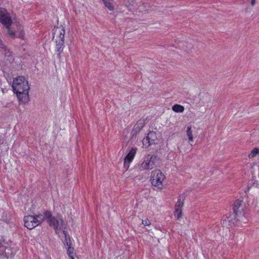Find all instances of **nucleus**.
Instances as JSON below:
<instances>
[{
	"mask_svg": "<svg viewBox=\"0 0 259 259\" xmlns=\"http://www.w3.org/2000/svg\"><path fill=\"white\" fill-rule=\"evenodd\" d=\"M137 150V147H132L127 155L124 157V160H126V161L132 162L135 156Z\"/></svg>",
	"mask_w": 259,
	"mask_h": 259,
	"instance_id": "obj_11",
	"label": "nucleus"
},
{
	"mask_svg": "<svg viewBox=\"0 0 259 259\" xmlns=\"http://www.w3.org/2000/svg\"><path fill=\"white\" fill-rule=\"evenodd\" d=\"M149 157V160L151 163V166L152 169L155 167H160L161 164V160L157 155L155 154H147Z\"/></svg>",
	"mask_w": 259,
	"mask_h": 259,
	"instance_id": "obj_8",
	"label": "nucleus"
},
{
	"mask_svg": "<svg viewBox=\"0 0 259 259\" xmlns=\"http://www.w3.org/2000/svg\"><path fill=\"white\" fill-rule=\"evenodd\" d=\"M143 224L144 226H149L150 225V222L148 219H146V220L143 221Z\"/></svg>",
	"mask_w": 259,
	"mask_h": 259,
	"instance_id": "obj_30",
	"label": "nucleus"
},
{
	"mask_svg": "<svg viewBox=\"0 0 259 259\" xmlns=\"http://www.w3.org/2000/svg\"><path fill=\"white\" fill-rule=\"evenodd\" d=\"M66 242H72V241H71V239H70V241H69V239H65L63 240V244H65V243H66Z\"/></svg>",
	"mask_w": 259,
	"mask_h": 259,
	"instance_id": "obj_32",
	"label": "nucleus"
},
{
	"mask_svg": "<svg viewBox=\"0 0 259 259\" xmlns=\"http://www.w3.org/2000/svg\"><path fill=\"white\" fill-rule=\"evenodd\" d=\"M6 28L8 29V34L12 38H14L17 37L15 31L14 30H12L10 26Z\"/></svg>",
	"mask_w": 259,
	"mask_h": 259,
	"instance_id": "obj_19",
	"label": "nucleus"
},
{
	"mask_svg": "<svg viewBox=\"0 0 259 259\" xmlns=\"http://www.w3.org/2000/svg\"><path fill=\"white\" fill-rule=\"evenodd\" d=\"M137 141L138 139H137V136L133 134H131V138L128 141V143H130V144L132 145L137 142Z\"/></svg>",
	"mask_w": 259,
	"mask_h": 259,
	"instance_id": "obj_20",
	"label": "nucleus"
},
{
	"mask_svg": "<svg viewBox=\"0 0 259 259\" xmlns=\"http://www.w3.org/2000/svg\"><path fill=\"white\" fill-rule=\"evenodd\" d=\"M64 245H65V247L66 249L69 248V247H72V242H66V243H65V244H64Z\"/></svg>",
	"mask_w": 259,
	"mask_h": 259,
	"instance_id": "obj_27",
	"label": "nucleus"
},
{
	"mask_svg": "<svg viewBox=\"0 0 259 259\" xmlns=\"http://www.w3.org/2000/svg\"><path fill=\"white\" fill-rule=\"evenodd\" d=\"M165 178V175L159 169H155L151 172L150 177L151 184L158 189L161 190L162 189V182Z\"/></svg>",
	"mask_w": 259,
	"mask_h": 259,
	"instance_id": "obj_5",
	"label": "nucleus"
},
{
	"mask_svg": "<svg viewBox=\"0 0 259 259\" xmlns=\"http://www.w3.org/2000/svg\"><path fill=\"white\" fill-rule=\"evenodd\" d=\"M74 248L72 247H69V248L67 249V254L69 256L74 255L75 253L74 252Z\"/></svg>",
	"mask_w": 259,
	"mask_h": 259,
	"instance_id": "obj_22",
	"label": "nucleus"
},
{
	"mask_svg": "<svg viewBox=\"0 0 259 259\" xmlns=\"http://www.w3.org/2000/svg\"><path fill=\"white\" fill-rule=\"evenodd\" d=\"M56 43L57 51L58 52L57 56L59 58H60V54L63 52V49L65 47V42H63L62 40H61V41L56 40Z\"/></svg>",
	"mask_w": 259,
	"mask_h": 259,
	"instance_id": "obj_13",
	"label": "nucleus"
},
{
	"mask_svg": "<svg viewBox=\"0 0 259 259\" xmlns=\"http://www.w3.org/2000/svg\"><path fill=\"white\" fill-rule=\"evenodd\" d=\"M140 170L152 169V167L151 166V163L149 160V157L145 155L144 158V161L142 163L138 164V166Z\"/></svg>",
	"mask_w": 259,
	"mask_h": 259,
	"instance_id": "obj_9",
	"label": "nucleus"
},
{
	"mask_svg": "<svg viewBox=\"0 0 259 259\" xmlns=\"http://www.w3.org/2000/svg\"><path fill=\"white\" fill-rule=\"evenodd\" d=\"M255 4V0H251L250 4L252 6H253Z\"/></svg>",
	"mask_w": 259,
	"mask_h": 259,
	"instance_id": "obj_33",
	"label": "nucleus"
},
{
	"mask_svg": "<svg viewBox=\"0 0 259 259\" xmlns=\"http://www.w3.org/2000/svg\"><path fill=\"white\" fill-rule=\"evenodd\" d=\"M7 46L3 43V41L0 39V49H4Z\"/></svg>",
	"mask_w": 259,
	"mask_h": 259,
	"instance_id": "obj_31",
	"label": "nucleus"
},
{
	"mask_svg": "<svg viewBox=\"0 0 259 259\" xmlns=\"http://www.w3.org/2000/svg\"><path fill=\"white\" fill-rule=\"evenodd\" d=\"M55 219H57L58 222L57 229V230H54L55 233L56 234H58V231L59 230H62L63 234L64 235L65 239H69V241H70V239H71V238L68 232L65 231L66 225L63 219L62 215L60 213H58L56 217H55Z\"/></svg>",
	"mask_w": 259,
	"mask_h": 259,
	"instance_id": "obj_6",
	"label": "nucleus"
},
{
	"mask_svg": "<svg viewBox=\"0 0 259 259\" xmlns=\"http://www.w3.org/2000/svg\"><path fill=\"white\" fill-rule=\"evenodd\" d=\"M146 140L148 141L149 145L155 144V141L157 140L156 133L153 131H150L147 134Z\"/></svg>",
	"mask_w": 259,
	"mask_h": 259,
	"instance_id": "obj_12",
	"label": "nucleus"
},
{
	"mask_svg": "<svg viewBox=\"0 0 259 259\" xmlns=\"http://www.w3.org/2000/svg\"><path fill=\"white\" fill-rule=\"evenodd\" d=\"M131 162L126 161V160H124V167L126 168V170L129 168Z\"/></svg>",
	"mask_w": 259,
	"mask_h": 259,
	"instance_id": "obj_26",
	"label": "nucleus"
},
{
	"mask_svg": "<svg viewBox=\"0 0 259 259\" xmlns=\"http://www.w3.org/2000/svg\"><path fill=\"white\" fill-rule=\"evenodd\" d=\"M185 196H184V199L182 201L181 200V198L178 199V200L176 204L175 208L177 209H182V207L184 205V199H185Z\"/></svg>",
	"mask_w": 259,
	"mask_h": 259,
	"instance_id": "obj_18",
	"label": "nucleus"
},
{
	"mask_svg": "<svg viewBox=\"0 0 259 259\" xmlns=\"http://www.w3.org/2000/svg\"><path fill=\"white\" fill-rule=\"evenodd\" d=\"M175 215L177 217L178 219H179L182 214V209H177L175 208V211L174 212Z\"/></svg>",
	"mask_w": 259,
	"mask_h": 259,
	"instance_id": "obj_23",
	"label": "nucleus"
},
{
	"mask_svg": "<svg viewBox=\"0 0 259 259\" xmlns=\"http://www.w3.org/2000/svg\"><path fill=\"white\" fill-rule=\"evenodd\" d=\"M0 22L8 28L12 24V18L6 9L0 8Z\"/></svg>",
	"mask_w": 259,
	"mask_h": 259,
	"instance_id": "obj_7",
	"label": "nucleus"
},
{
	"mask_svg": "<svg viewBox=\"0 0 259 259\" xmlns=\"http://www.w3.org/2000/svg\"><path fill=\"white\" fill-rule=\"evenodd\" d=\"M34 216H35V218L37 219V220H41V219H42L44 217V214H42L40 213H38V214H36L35 215H33Z\"/></svg>",
	"mask_w": 259,
	"mask_h": 259,
	"instance_id": "obj_28",
	"label": "nucleus"
},
{
	"mask_svg": "<svg viewBox=\"0 0 259 259\" xmlns=\"http://www.w3.org/2000/svg\"><path fill=\"white\" fill-rule=\"evenodd\" d=\"M141 131V130L140 129L134 126L132 131L131 134H133L137 136L140 132Z\"/></svg>",
	"mask_w": 259,
	"mask_h": 259,
	"instance_id": "obj_25",
	"label": "nucleus"
},
{
	"mask_svg": "<svg viewBox=\"0 0 259 259\" xmlns=\"http://www.w3.org/2000/svg\"><path fill=\"white\" fill-rule=\"evenodd\" d=\"M258 154H259V148H254L249 154V158H253L256 156Z\"/></svg>",
	"mask_w": 259,
	"mask_h": 259,
	"instance_id": "obj_17",
	"label": "nucleus"
},
{
	"mask_svg": "<svg viewBox=\"0 0 259 259\" xmlns=\"http://www.w3.org/2000/svg\"><path fill=\"white\" fill-rule=\"evenodd\" d=\"M65 33V30L64 28H63V27L61 30H60L58 27L54 28L53 30V34L59 35V39L58 40V41H61V40H62L63 42H65L64 41Z\"/></svg>",
	"mask_w": 259,
	"mask_h": 259,
	"instance_id": "obj_10",
	"label": "nucleus"
},
{
	"mask_svg": "<svg viewBox=\"0 0 259 259\" xmlns=\"http://www.w3.org/2000/svg\"><path fill=\"white\" fill-rule=\"evenodd\" d=\"M24 35V32L23 30H21L20 32L19 33V34L18 36H17V37L23 39V36Z\"/></svg>",
	"mask_w": 259,
	"mask_h": 259,
	"instance_id": "obj_29",
	"label": "nucleus"
},
{
	"mask_svg": "<svg viewBox=\"0 0 259 259\" xmlns=\"http://www.w3.org/2000/svg\"><path fill=\"white\" fill-rule=\"evenodd\" d=\"M3 50L4 51V55L6 57H9L12 56V52L7 47Z\"/></svg>",
	"mask_w": 259,
	"mask_h": 259,
	"instance_id": "obj_24",
	"label": "nucleus"
},
{
	"mask_svg": "<svg viewBox=\"0 0 259 259\" xmlns=\"http://www.w3.org/2000/svg\"><path fill=\"white\" fill-rule=\"evenodd\" d=\"M103 3L106 7H107L110 11H113L114 9V6L112 3V0H102Z\"/></svg>",
	"mask_w": 259,
	"mask_h": 259,
	"instance_id": "obj_15",
	"label": "nucleus"
},
{
	"mask_svg": "<svg viewBox=\"0 0 259 259\" xmlns=\"http://www.w3.org/2000/svg\"><path fill=\"white\" fill-rule=\"evenodd\" d=\"M69 259H74V255H72L71 256H69Z\"/></svg>",
	"mask_w": 259,
	"mask_h": 259,
	"instance_id": "obj_34",
	"label": "nucleus"
},
{
	"mask_svg": "<svg viewBox=\"0 0 259 259\" xmlns=\"http://www.w3.org/2000/svg\"><path fill=\"white\" fill-rule=\"evenodd\" d=\"M243 201L237 199L235 201L233 206V214L229 213V216L227 217L229 220L230 225L235 224L238 221L237 217L240 215H244V210L245 208V205H243Z\"/></svg>",
	"mask_w": 259,
	"mask_h": 259,
	"instance_id": "obj_4",
	"label": "nucleus"
},
{
	"mask_svg": "<svg viewBox=\"0 0 259 259\" xmlns=\"http://www.w3.org/2000/svg\"><path fill=\"white\" fill-rule=\"evenodd\" d=\"M23 220L25 227L29 230L33 229L44 221H46L49 226L54 230L57 229V220L53 215L52 211L48 209L44 210V217L41 220L36 219L33 215H29L25 216Z\"/></svg>",
	"mask_w": 259,
	"mask_h": 259,
	"instance_id": "obj_2",
	"label": "nucleus"
},
{
	"mask_svg": "<svg viewBox=\"0 0 259 259\" xmlns=\"http://www.w3.org/2000/svg\"><path fill=\"white\" fill-rule=\"evenodd\" d=\"M172 110L177 113H182L185 110V108L183 106L176 104L172 106Z\"/></svg>",
	"mask_w": 259,
	"mask_h": 259,
	"instance_id": "obj_14",
	"label": "nucleus"
},
{
	"mask_svg": "<svg viewBox=\"0 0 259 259\" xmlns=\"http://www.w3.org/2000/svg\"><path fill=\"white\" fill-rule=\"evenodd\" d=\"M18 248L12 241L1 236L0 238V259H12Z\"/></svg>",
	"mask_w": 259,
	"mask_h": 259,
	"instance_id": "obj_3",
	"label": "nucleus"
},
{
	"mask_svg": "<svg viewBox=\"0 0 259 259\" xmlns=\"http://www.w3.org/2000/svg\"><path fill=\"white\" fill-rule=\"evenodd\" d=\"M144 125L145 123L144 120L140 119L137 122V123L134 126L141 130L143 128Z\"/></svg>",
	"mask_w": 259,
	"mask_h": 259,
	"instance_id": "obj_21",
	"label": "nucleus"
},
{
	"mask_svg": "<svg viewBox=\"0 0 259 259\" xmlns=\"http://www.w3.org/2000/svg\"><path fill=\"white\" fill-rule=\"evenodd\" d=\"M12 87L20 103L26 104L29 101L30 87L28 80L24 76H18L14 78Z\"/></svg>",
	"mask_w": 259,
	"mask_h": 259,
	"instance_id": "obj_1",
	"label": "nucleus"
},
{
	"mask_svg": "<svg viewBox=\"0 0 259 259\" xmlns=\"http://www.w3.org/2000/svg\"><path fill=\"white\" fill-rule=\"evenodd\" d=\"M186 132L189 140L191 142H192L193 141V137L191 126H189L187 127Z\"/></svg>",
	"mask_w": 259,
	"mask_h": 259,
	"instance_id": "obj_16",
	"label": "nucleus"
}]
</instances>
